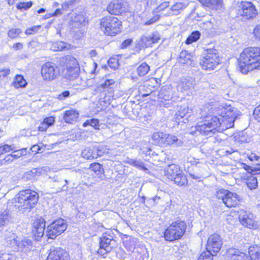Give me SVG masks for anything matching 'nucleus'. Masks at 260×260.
<instances>
[{"label": "nucleus", "mask_w": 260, "mask_h": 260, "mask_svg": "<svg viewBox=\"0 0 260 260\" xmlns=\"http://www.w3.org/2000/svg\"><path fill=\"white\" fill-rule=\"evenodd\" d=\"M40 28V25L34 26L30 28H27L25 30V34L27 35H31L36 32Z\"/></svg>", "instance_id": "55"}, {"label": "nucleus", "mask_w": 260, "mask_h": 260, "mask_svg": "<svg viewBox=\"0 0 260 260\" xmlns=\"http://www.w3.org/2000/svg\"><path fill=\"white\" fill-rule=\"evenodd\" d=\"M12 220V217L10 211L5 210L0 214V224L4 225Z\"/></svg>", "instance_id": "30"}, {"label": "nucleus", "mask_w": 260, "mask_h": 260, "mask_svg": "<svg viewBox=\"0 0 260 260\" xmlns=\"http://www.w3.org/2000/svg\"><path fill=\"white\" fill-rule=\"evenodd\" d=\"M170 14L172 15H177L179 14V5L178 3H176L171 7Z\"/></svg>", "instance_id": "50"}, {"label": "nucleus", "mask_w": 260, "mask_h": 260, "mask_svg": "<svg viewBox=\"0 0 260 260\" xmlns=\"http://www.w3.org/2000/svg\"><path fill=\"white\" fill-rule=\"evenodd\" d=\"M115 86L114 80L107 79L97 87V90L100 91L108 90L109 92H111Z\"/></svg>", "instance_id": "23"}, {"label": "nucleus", "mask_w": 260, "mask_h": 260, "mask_svg": "<svg viewBox=\"0 0 260 260\" xmlns=\"http://www.w3.org/2000/svg\"><path fill=\"white\" fill-rule=\"evenodd\" d=\"M87 126H91L95 129H99L100 126L99 120L95 118L88 119L83 124V126L84 127Z\"/></svg>", "instance_id": "34"}, {"label": "nucleus", "mask_w": 260, "mask_h": 260, "mask_svg": "<svg viewBox=\"0 0 260 260\" xmlns=\"http://www.w3.org/2000/svg\"><path fill=\"white\" fill-rule=\"evenodd\" d=\"M79 1L80 0H67L62 4V9L67 11L71 7H72L74 4L78 3Z\"/></svg>", "instance_id": "46"}, {"label": "nucleus", "mask_w": 260, "mask_h": 260, "mask_svg": "<svg viewBox=\"0 0 260 260\" xmlns=\"http://www.w3.org/2000/svg\"><path fill=\"white\" fill-rule=\"evenodd\" d=\"M253 33L256 38L260 39V24L255 27Z\"/></svg>", "instance_id": "63"}, {"label": "nucleus", "mask_w": 260, "mask_h": 260, "mask_svg": "<svg viewBox=\"0 0 260 260\" xmlns=\"http://www.w3.org/2000/svg\"><path fill=\"white\" fill-rule=\"evenodd\" d=\"M253 114L254 118L260 122V105L255 108Z\"/></svg>", "instance_id": "56"}, {"label": "nucleus", "mask_w": 260, "mask_h": 260, "mask_svg": "<svg viewBox=\"0 0 260 260\" xmlns=\"http://www.w3.org/2000/svg\"><path fill=\"white\" fill-rule=\"evenodd\" d=\"M67 222L63 219L59 218L52 222L48 226L47 236L50 239H54L64 232L67 228Z\"/></svg>", "instance_id": "10"}, {"label": "nucleus", "mask_w": 260, "mask_h": 260, "mask_svg": "<svg viewBox=\"0 0 260 260\" xmlns=\"http://www.w3.org/2000/svg\"><path fill=\"white\" fill-rule=\"evenodd\" d=\"M213 254L208 251L203 252L197 260H213Z\"/></svg>", "instance_id": "44"}, {"label": "nucleus", "mask_w": 260, "mask_h": 260, "mask_svg": "<svg viewBox=\"0 0 260 260\" xmlns=\"http://www.w3.org/2000/svg\"><path fill=\"white\" fill-rule=\"evenodd\" d=\"M222 245V241L220 236L218 234L211 235L207 241L206 244L207 251L210 253H217Z\"/></svg>", "instance_id": "14"}, {"label": "nucleus", "mask_w": 260, "mask_h": 260, "mask_svg": "<svg viewBox=\"0 0 260 260\" xmlns=\"http://www.w3.org/2000/svg\"><path fill=\"white\" fill-rule=\"evenodd\" d=\"M54 118L52 116L46 117L43 120V122L46 123L49 127L52 126L54 123Z\"/></svg>", "instance_id": "57"}, {"label": "nucleus", "mask_w": 260, "mask_h": 260, "mask_svg": "<svg viewBox=\"0 0 260 260\" xmlns=\"http://www.w3.org/2000/svg\"><path fill=\"white\" fill-rule=\"evenodd\" d=\"M237 117L236 110L230 107H227L223 109L219 117L214 116L210 120L205 121L201 125L196 126V130L203 135L211 137L216 132L220 133L218 136L221 141L225 138L222 132L234 126V123Z\"/></svg>", "instance_id": "1"}, {"label": "nucleus", "mask_w": 260, "mask_h": 260, "mask_svg": "<svg viewBox=\"0 0 260 260\" xmlns=\"http://www.w3.org/2000/svg\"><path fill=\"white\" fill-rule=\"evenodd\" d=\"M78 116V112L75 110L72 109L65 112L63 119L66 123H72L76 121Z\"/></svg>", "instance_id": "25"}, {"label": "nucleus", "mask_w": 260, "mask_h": 260, "mask_svg": "<svg viewBox=\"0 0 260 260\" xmlns=\"http://www.w3.org/2000/svg\"><path fill=\"white\" fill-rule=\"evenodd\" d=\"M246 183L247 187L249 189H255L257 186V178L254 176L253 175H250L249 177H248Z\"/></svg>", "instance_id": "33"}, {"label": "nucleus", "mask_w": 260, "mask_h": 260, "mask_svg": "<svg viewBox=\"0 0 260 260\" xmlns=\"http://www.w3.org/2000/svg\"><path fill=\"white\" fill-rule=\"evenodd\" d=\"M248 254L250 257L239 249L231 248L226 251V260H260V247L257 245L250 247Z\"/></svg>", "instance_id": "5"}, {"label": "nucleus", "mask_w": 260, "mask_h": 260, "mask_svg": "<svg viewBox=\"0 0 260 260\" xmlns=\"http://www.w3.org/2000/svg\"><path fill=\"white\" fill-rule=\"evenodd\" d=\"M248 158L251 161L260 163V156L254 153H251L250 154L248 155Z\"/></svg>", "instance_id": "51"}, {"label": "nucleus", "mask_w": 260, "mask_h": 260, "mask_svg": "<svg viewBox=\"0 0 260 260\" xmlns=\"http://www.w3.org/2000/svg\"><path fill=\"white\" fill-rule=\"evenodd\" d=\"M217 197L219 199H221L225 206L229 208L235 207L238 204L240 200V196L236 193L226 189L218 191Z\"/></svg>", "instance_id": "11"}, {"label": "nucleus", "mask_w": 260, "mask_h": 260, "mask_svg": "<svg viewBox=\"0 0 260 260\" xmlns=\"http://www.w3.org/2000/svg\"><path fill=\"white\" fill-rule=\"evenodd\" d=\"M109 66L113 69H117L119 66V62L117 58L115 57L110 58L108 61Z\"/></svg>", "instance_id": "47"}, {"label": "nucleus", "mask_w": 260, "mask_h": 260, "mask_svg": "<svg viewBox=\"0 0 260 260\" xmlns=\"http://www.w3.org/2000/svg\"><path fill=\"white\" fill-rule=\"evenodd\" d=\"M178 172L177 166L175 165H171L166 170V175L170 180L178 183H179V181H177V179L179 178V173Z\"/></svg>", "instance_id": "22"}, {"label": "nucleus", "mask_w": 260, "mask_h": 260, "mask_svg": "<svg viewBox=\"0 0 260 260\" xmlns=\"http://www.w3.org/2000/svg\"><path fill=\"white\" fill-rule=\"evenodd\" d=\"M70 30L73 37L77 40L83 37L85 32V27H81V28L70 27Z\"/></svg>", "instance_id": "32"}, {"label": "nucleus", "mask_w": 260, "mask_h": 260, "mask_svg": "<svg viewBox=\"0 0 260 260\" xmlns=\"http://www.w3.org/2000/svg\"><path fill=\"white\" fill-rule=\"evenodd\" d=\"M149 70V66L145 62L142 63L137 68L138 74L140 76L145 75Z\"/></svg>", "instance_id": "37"}, {"label": "nucleus", "mask_w": 260, "mask_h": 260, "mask_svg": "<svg viewBox=\"0 0 260 260\" xmlns=\"http://www.w3.org/2000/svg\"><path fill=\"white\" fill-rule=\"evenodd\" d=\"M41 75L43 80L52 81L56 79L59 75L57 66L52 62H47L41 68Z\"/></svg>", "instance_id": "9"}, {"label": "nucleus", "mask_w": 260, "mask_h": 260, "mask_svg": "<svg viewBox=\"0 0 260 260\" xmlns=\"http://www.w3.org/2000/svg\"><path fill=\"white\" fill-rule=\"evenodd\" d=\"M179 228V223L175 222L169 226L164 232V237L166 241H173L179 239V234L177 229Z\"/></svg>", "instance_id": "19"}, {"label": "nucleus", "mask_w": 260, "mask_h": 260, "mask_svg": "<svg viewBox=\"0 0 260 260\" xmlns=\"http://www.w3.org/2000/svg\"><path fill=\"white\" fill-rule=\"evenodd\" d=\"M122 5L117 1L111 2L107 6L108 12L112 15H119L121 13Z\"/></svg>", "instance_id": "26"}, {"label": "nucleus", "mask_w": 260, "mask_h": 260, "mask_svg": "<svg viewBox=\"0 0 260 260\" xmlns=\"http://www.w3.org/2000/svg\"><path fill=\"white\" fill-rule=\"evenodd\" d=\"M12 84L15 88H19V87H25L27 84V82L23 76L21 75H17L14 78Z\"/></svg>", "instance_id": "31"}, {"label": "nucleus", "mask_w": 260, "mask_h": 260, "mask_svg": "<svg viewBox=\"0 0 260 260\" xmlns=\"http://www.w3.org/2000/svg\"><path fill=\"white\" fill-rule=\"evenodd\" d=\"M95 151H98L99 157L105 154L108 153L109 149L107 146L102 145H95Z\"/></svg>", "instance_id": "42"}, {"label": "nucleus", "mask_w": 260, "mask_h": 260, "mask_svg": "<svg viewBox=\"0 0 260 260\" xmlns=\"http://www.w3.org/2000/svg\"><path fill=\"white\" fill-rule=\"evenodd\" d=\"M64 64L66 67V77L71 80L78 77L80 68L77 59L72 56H67L64 58Z\"/></svg>", "instance_id": "8"}, {"label": "nucleus", "mask_w": 260, "mask_h": 260, "mask_svg": "<svg viewBox=\"0 0 260 260\" xmlns=\"http://www.w3.org/2000/svg\"><path fill=\"white\" fill-rule=\"evenodd\" d=\"M15 198L14 206L18 209H30L38 201L39 196L37 192L30 189L19 191Z\"/></svg>", "instance_id": "4"}, {"label": "nucleus", "mask_w": 260, "mask_h": 260, "mask_svg": "<svg viewBox=\"0 0 260 260\" xmlns=\"http://www.w3.org/2000/svg\"><path fill=\"white\" fill-rule=\"evenodd\" d=\"M187 228L186 223L184 221L180 222V239L182 235L185 232V229Z\"/></svg>", "instance_id": "60"}, {"label": "nucleus", "mask_w": 260, "mask_h": 260, "mask_svg": "<svg viewBox=\"0 0 260 260\" xmlns=\"http://www.w3.org/2000/svg\"><path fill=\"white\" fill-rule=\"evenodd\" d=\"M241 72L246 74L254 69H260V48L250 47L244 49L239 59Z\"/></svg>", "instance_id": "2"}, {"label": "nucleus", "mask_w": 260, "mask_h": 260, "mask_svg": "<svg viewBox=\"0 0 260 260\" xmlns=\"http://www.w3.org/2000/svg\"><path fill=\"white\" fill-rule=\"evenodd\" d=\"M45 221L42 217L37 218L33 223L32 233L37 240L42 238L44 235Z\"/></svg>", "instance_id": "17"}, {"label": "nucleus", "mask_w": 260, "mask_h": 260, "mask_svg": "<svg viewBox=\"0 0 260 260\" xmlns=\"http://www.w3.org/2000/svg\"><path fill=\"white\" fill-rule=\"evenodd\" d=\"M113 236L108 232L103 234L100 238V248L98 250V253L105 257V255L110 252L112 249L111 245L112 242H114Z\"/></svg>", "instance_id": "13"}, {"label": "nucleus", "mask_w": 260, "mask_h": 260, "mask_svg": "<svg viewBox=\"0 0 260 260\" xmlns=\"http://www.w3.org/2000/svg\"><path fill=\"white\" fill-rule=\"evenodd\" d=\"M192 56L187 51H182L180 52V64H186L187 66H191L193 63Z\"/></svg>", "instance_id": "27"}, {"label": "nucleus", "mask_w": 260, "mask_h": 260, "mask_svg": "<svg viewBox=\"0 0 260 260\" xmlns=\"http://www.w3.org/2000/svg\"><path fill=\"white\" fill-rule=\"evenodd\" d=\"M10 73L9 69H3L0 70V81L6 78Z\"/></svg>", "instance_id": "49"}, {"label": "nucleus", "mask_w": 260, "mask_h": 260, "mask_svg": "<svg viewBox=\"0 0 260 260\" xmlns=\"http://www.w3.org/2000/svg\"><path fill=\"white\" fill-rule=\"evenodd\" d=\"M36 173L37 170L36 169L27 171L23 174L22 179L25 181L32 180L35 178Z\"/></svg>", "instance_id": "39"}, {"label": "nucleus", "mask_w": 260, "mask_h": 260, "mask_svg": "<svg viewBox=\"0 0 260 260\" xmlns=\"http://www.w3.org/2000/svg\"><path fill=\"white\" fill-rule=\"evenodd\" d=\"M236 14L245 20H252L258 15L254 5L248 1L238 3L235 8Z\"/></svg>", "instance_id": "6"}, {"label": "nucleus", "mask_w": 260, "mask_h": 260, "mask_svg": "<svg viewBox=\"0 0 260 260\" xmlns=\"http://www.w3.org/2000/svg\"><path fill=\"white\" fill-rule=\"evenodd\" d=\"M48 127L49 126L43 121L40 123V125L39 126L38 129L39 131L45 132L47 130V129Z\"/></svg>", "instance_id": "62"}, {"label": "nucleus", "mask_w": 260, "mask_h": 260, "mask_svg": "<svg viewBox=\"0 0 260 260\" xmlns=\"http://www.w3.org/2000/svg\"><path fill=\"white\" fill-rule=\"evenodd\" d=\"M121 23L115 17L106 16L101 20V29L106 35L114 36L121 31Z\"/></svg>", "instance_id": "7"}, {"label": "nucleus", "mask_w": 260, "mask_h": 260, "mask_svg": "<svg viewBox=\"0 0 260 260\" xmlns=\"http://www.w3.org/2000/svg\"><path fill=\"white\" fill-rule=\"evenodd\" d=\"M50 251L47 260H70L69 254L61 248L53 247Z\"/></svg>", "instance_id": "18"}, {"label": "nucleus", "mask_w": 260, "mask_h": 260, "mask_svg": "<svg viewBox=\"0 0 260 260\" xmlns=\"http://www.w3.org/2000/svg\"><path fill=\"white\" fill-rule=\"evenodd\" d=\"M22 32V30L19 28H12L8 32V36L12 39L17 38L20 34Z\"/></svg>", "instance_id": "45"}, {"label": "nucleus", "mask_w": 260, "mask_h": 260, "mask_svg": "<svg viewBox=\"0 0 260 260\" xmlns=\"http://www.w3.org/2000/svg\"><path fill=\"white\" fill-rule=\"evenodd\" d=\"M239 219L241 223L249 229H256L258 227V222L255 221V216L250 212L241 214Z\"/></svg>", "instance_id": "15"}, {"label": "nucleus", "mask_w": 260, "mask_h": 260, "mask_svg": "<svg viewBox=\"0 0 260 260\" xmlns=\"http://www.w3.org/2000/svg\"><path fill=\"white\" fill-rule=\"evenodd\" d=\"M160 39V36L159 32L154 31L150 34L143 36L141 38V42L142 45L148 47L152 44L157 43Z\"/></svg>", "instance_id": "20"}, {"label": "nucleus", "mask_w": 260, "mask_h": 260, "mask_svg": "<svg viewBox=\"0 0 260 260\" xmlns=\"http://www.w3.org/2000/svg\"><path fill=\"white\" fill-rule=\"evenodd\" d=\"M145 89V85L141 86L139 90L140 93L142 94V97H146L149 95L151 93V90L150 89H148V90H146V93H144V91Z\"/></svg>", "instance_id": "58"}, {"label": "nucleus", "mask_w": 260, "mask_h": 260, "mask_svg": "<svg viewBox=\"0 0 260 260\" xmlns=\"http://www.w3.org/2000/svg\"><path fill=\"white\" fill-rule=\"evenodd\" d=\"M70 95V92L68 90L64 91L58 95L57 98L61 101H63Z\"/></svg>", "instance_id": "53"}, {"label": "nucleus", "mask_w": 260, "mask_h": 260, "mask_svg": "<svg viewBox=\"0 0 260 260\" xmlns=\"http://www.w3.org/2000/svg\"><path fill=\"white\" fill-rule=\"evenodd\" d=\"M188 111L189 110L187 109L186 113H184V112H180V117L181 118V119H183L182 121H181V122L185 123L186 122V121H187V118L190 117V115L189 114V112ZM180 122L181 121L180 120Z\"/></svg>", "instance_id": "52"}, {"label": "nucleus", "mask_w": 260, "mask_h": 260, "mask_svg": "<svg viewBox=\"0 0 260 260\" xmlns=\"http://www.w3.org/2000/svg\"><path fill=\"white\" fill-rule=\"evenodd\" d=\"M160 18V16L159 15H155L154 16H153L152 18L149 19V20L146 21L144 24L145 25H148L153 24L156 21H157Z\"/></svg>", "instance_id": "59"}, {"label": "nucleus", "mask_w": 260, "mask_h": 260, "mask_svg": "<svg viewBox=\"0 0 260 260\" xmlns=\"http://www.w3.org/2000/svg\"><path fill=\"white\" fill-rule=\"evenodd\" d=\"M152 140L154 144L161 147L171 145L176 142V137L162 132L154 133L152 136Z\"/></svg>", "instance_id": "12"}, {"label": "nucleus", "mask_w": 260, "mask_h": 260, "mask_svg": "<svg viewBox=\"0 0 260 260\" xmlns=\"http://www.w3.org/2000/svg\"><path fill=\"white\" fill-rule=\"evenodd\" d=\"M32 6V2H20L18 3L16 7L20 11L27 10L31 7Z\"/></svg>", "instance_id": "40"}, {"label": "nucleus", "mask_w": 260, "mask_h": 260, "mask_svg": "<svg viewBox=\"0 0 260 260\" xmlns=\"http://www.w3.org/2000/svg\"><path fill=\"white\" fill-rule=\"evenodd\" d=\"M194 82L195 81L193 79L190 77H186L182 79L181 83H180V86H181L182 91H188L187 94H188L190 92L189 90L193 87Z\"/></svg>", "instance_id": "24"}, {"label": "nucleus", "mask_w": 260, "mask_h": 260, "mask_svg": "<svg viewBox=\"0 0 260 260\" xmlns=\"http://www.w3.org/2000/svg\"><path fill=\"white\" fill-rule=\"evenodd\" d=\"M128 163L139 169H140L143 170H146L147 168L145 167L144 163L141 160H136L133 159H131L128 160Z\"/></svg>", "instance_id": "38"}, {"label": "nucleus", "mask_w": 260, "mask_h": 260, "mask_svg": "<svg viewBox=\"0 0 260 260\" xmlns=\"http://www.w3.org/2000/svg\"><path fill=\"white\" fill-rule=\"evenodd\" d=\"M71 45L65 42L59 41L52 44L51 49L54 51H64L70 49Z\"/></svg>", "instance_id": "29"}, {"label": "nucleus", "mask_w": 260, "mask_h": 260, "mask_svg": "<svg viewBox=\"0 0 260 260\" xmlns=\"http://www.w3.org/2000/svg\"><path fill=\"white\" fill-rule=\"evenodd\" d=\"M204 51L202 53L199 60L201 68L207 71L215 70L219 64L220 59L218 51L213 48L203 47Z\"/></svg>", "instance_id": "3"}, {"label": "nucleus", "mask_w": 260, "mask_h": 260, "mask_svg": "<svg viewBox=\"0 0 260 260\" xmlns=\"http://www.w3.org/2000/svg\"><path fill=\"white\" fill-rule=\"evenodd\" d=\"M90 169L93 172L92 175L95 177L102 178L104 175L103 166L99 163H94L90 165Z\"/></svg>", "instance_id": "28"}, {"label": "nucleus", "mask_w": 260, "mask_h": 260, "mask_svg": "<svg viewBox=\"0 0 260 260\" xmlns=\"http://www.w3.org/2000/svg\"><path fill=\"white\" fill-rule=\"evenodd\" d=\"M88 21L85 15L82 13L73 14L70 18L69 26L70 27L81 28L85 27Z\"/></svg>", "instance_id": "16"}, {"label": "nucleus", "mask_w": 260, "mask_h": 260, "mask_svg": "<svg viewBox=\"0 0 260 260\" xmlns=\"http://www.w3.org/2000/svg\"><path fill=\"white\" fill-rule=\"evenodd\" d=\"M15 246L25 252L30 251L33 247L32 242L30 239L21 237H19Z\"/></svg>", "instance_id": "21"}, {"label": "nucleus", "mask_w": 260, "mask_h": 260, "mask_svg": "<svg viewBox=\"0 0 260 260\" xmlns=\"http://www.w3.org/2000/svg\"><path fill=\"white\" fill-rule=\"evenodd\" d=\"M62 14V10L61 9H57L55 12L52 14H50V16H57L58 15H60Z\"/></svg>", "instance_id": "64"}, {"label": "nucleus", "mask_w": 260, "mask_h": 260, "mask_svg": "<svg viewBox=\"0 0 260 260\" xmlns=\"http://www.w3.org/2000/svg\"><path fill=\"white\" fill-rule=\"evenodd\" d=\"M6 239L8 240L9 242H10V244L12 246H15L19 239V236H17L16 234L9 232L6 235Z\"/></svg>", "instance_id": "36"}, {"label": "nucleus", "mask_w": 260, "mask_h": 260, "mask_svg": "<svg viewBox=\"0 0 260 260\" xmlns=\"http://www.w3.org/2000/svg\"><path fill=\"white\" fill-rule=\"evenodd\" d=\"M201 33L199 31H193L191 35L186 39L185 43L190 44L197 41L200 38Z\"/></svg>", "instance_id": "35"}, {"label": "nucleus", "mask_w": 260, "mask_h": 260, "mask_svg": "<svg viewBox=\"0 0 260 260\" xmlns=\"http://www.w3.org/2000/svg\"><path fill=\"white\" fill-rule=\"evenodd\" d=\"M14 146L13 145H9L8 144H5L2 146H0V156L7 152H9L11 151V150H13Z\"/></svg>", "instance_id": "48"}, {"label": "nucleus", "mask_w": 260, "mask_h": 260, "mask_svg": "<svg viewBox=\"0 0 260 260\" xmlns=\"http://www.w3.org/2000/svg\"><path fill=\"white\" fill-rule=\"evenodd\" d=\"M133 42V40L132 39H127L124 40L121 44H120V48L121 49H125L127 48L128 46L131 45Z\"/></svg>", "instance_id": "54"}, {"label": "nucleus", "mask_w": 260, "mask_h": 260, "mask_svg": "<svg viewBox=\"0 0 260 260\" xmlns=\"http://www.w3.org/2000/svg\"><path fill=\"white\" fill-rule=\"evenodd\" d=\"M14 159L13 155L12 154H9L5 156V158L3 159V163L5 164L6 162L9 164L12 162Z\"/></svg>", "instance_id": "61"}, {"label": "nucleus", "mask_w": 260, "mask_h": 260, "mask_svg": "<svg viewBox=\"0 0 260 260\" xmlns=\"http://www.w3.org/2000/svg\"><path fill=\"white\" fill-rule=\"evenodd\" d=\"M11 151H13V153L11 154L13 155L14 159H16L21 156L24 155L26 153V149H16L15 147L14 146L13 150H11Z\"/></svg>", "instance_id": "41"}, {"label": "nucleus", "mask_w": 260, "mask_h": 260, "mask_svg": "<svg viewBox=\"0 0 260 260\" xmlns=\"http://www.w3.org/2000/svg\"><path fill=\"white\" fill-rule=\"evenodd\" d=\"M93 152H92L91 147L84 149L82 152V155L83 158L86 159H93Z\"/></svg>", "instance_id": "43"}]
</instances>
